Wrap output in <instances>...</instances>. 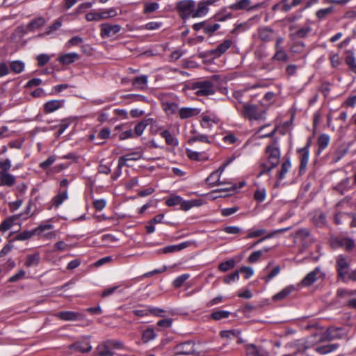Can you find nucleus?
Listing matches in <instances>:
<instances>
[{
  "label": "nucleus",
  "mask_w": 356,
  "mask_h": 356,
  "mask_svg": "<svg viewBox=\"0 0 356 356\" xmlns=\"http://www.w3.org/2000/svg\"><path fill=\"white\" fill-rule=\"evenodd\" d=\"M114 353L112 351L108 341H105L99 343L93 353V356H113Z\"/></svg>",
  "instance_id": "9d476101"
},
{
  "label": "nucleus",
  "mask_w": 356,
  "mask_h": 356,
  "mask_svg": "<svg viewBox=\"0 0 356 356\" xmlns=\"http://www.w3.org/2000/svg\"><path fill=\"white\" fill-rule=\"evenodd\" d=\"M211 3V1H202L197 5V8H194V13L192 15L193 18L200 17L205 15L209 10L208 6Z\"/></svg>",
  "instance_id": "412c9836"
},
{
  "label": "nucleus",
  "mask_w": 356,
  "mask_h": 356,
  "mask_svg": "<svg viewBox=\"0 0 356 356\" xmlns=\"http://www.w3.org/2000/svg\"><path fill=\"white\" fill-rule=\"evenodd\" d=\"M34 234H35V230L24 231L17 234L15 237V239L19 241L27 240L31 238Z\"/></svg>",
  "instance_id": "6e6d98bb"
},
{
  "label": "nucleus",
  "mask_w": 356,
  "mask_h": 356,
  "mask_svg": "<svg viewBox=\"0 0 356 356\" xmlns=\"http://www.w3.org/2000/svg\"><path fill=\"white\" fill-rule=\"evenodd\" d=\"M330 59L331 65L334 68L338 67L341 63V58L338 54L331 55Z\"/></svg>",
  "instance_id": "e2e57ef3"
},
{
  "label": "nucleus",
  "mask_w": 356,
  "mask_h": 356,
  "mask_svg": "<svg viewBox=\"0 0 356 356\" xmlns=\"http://www.w3.org/2000/svg\"><path fill=\"white\" fill-rule=\"evenodd\" d=\"M100 36L102 38H109L115 36L121 30V26L119 24H112L110 23H103L100 26Z\"/></svg>",
  "instance_id": "423d86ee"
},
{
  "label": "nucleus",
  "mask_w": 356,
  "mask_h": 356,
  "mask_svg": "<svg viewBox=\"0 0 356 356\" xmlns=\"http://www.w3.org/2000/svg\"><path fill=\"white\" fill-rule=\"evenodd\" d=\"M86 19L88 22L99 21L105 19V17L101 15L100 13L91 12L86 15Z\"/></svg>",
  "instance_id": "3c124183"
},
{
  "label": "nucleus",
  "mask_w": 356,
  "mask_h": 356,
  "mask_svg": "<svg viewBox=\"0 0 356 356\" xmlns=\"http://www.w3.org/2000/svg\"><path fill=\"white\" fill-rule=\"evenodd\" d=\"M190 242H183L177 245H168L161 250H158V253L169 254L172 252H179L190 245Z\"/></svg>",
  "instance_id": "f8f14e48"
},
{
  "label": "nucleus",
  "mask_w": 356,
  "mask_h": 356,
  "mask_svg": "<svg viewBox=\"0 0 356 356\" xmlns=\"http://www.w3.org/2000/svg\"><path fill=\"white\" fill-rule=\"evenodd\" d=\"M140 158H142V154L140 152H136L131 154H127L119 159L118 167L120 170L124 165H127V161H137Z\"/></svg>",
  "instance_id": "4468645a"
},
{
  "label": "nucleus",
  "mask_w": 356,
  "mask_h": 356,
  "mask_svg": "<svg viewBox=\"0 0 356 356\" xmlns=\"http://www.w3.org/2000/svg\"><path fill=\"white\" fill-rule=\"evenodd\" d=\"M153 121L152 118L145 119L144 120H142L141 122H138L134 128L135 133L137 136H140L147 126L150 124V123Z\"/></svg>",
  "instance_id": "7c9ffc66"
},
{
  "label": "nucleus",
  "mask_w": 356,
  "mask_h": 356,
  "mask_svg": "<svg viewBox=\"0 0 356 356\" xmlns=\"http://www.w3.org/2000/svg\"><path fill=\"white\" fill-rule=\"evenodd\" d=\"M240 332L236 330H222L220 332V336L222 338L231 339L232 337H237Z\"/></svg>",
  "instance_id": "09e8293b"
},
{
  "label": "nucleus",
  "mask_w": 356,
  "mask_h": 356,
  "mask_svg": "<svg viewBox=\"0 0 356 356\" xmlns=\"http://www.w3.org/2000/svg\"><path fill=\"white\" fill-rule=\"evenodd\" d=\"M340 245L347 250H351L355 247V242L351 238H343L340 241Z\"/></svg>",
  "instance_id": "052dcab7"
},
{
  "label": "nucleus",
  "mask_w": 356,
  "mask_h": 356,
  "mask_svg": "<svg viewBox=\"0 0 356 356\" xmlns=\"http://www.w3.org/2000/svg\"><path fill=\"white\" fill-rule=\"evenodd\" d=\"M309 236H310V233H309V229H305V228L300 229L297 230L296 232V238L297 239L305 240L307 238H309Z\"/></svg>",
  "instance_id": "4d7b16f0"
},
{
  "label": "nucleus",
  "mask_w": 356,
  "mask_h": 356,
  "mask_svg": "<svg viewBox=\"0 0 356 356\" xmlns=\"http://www.w3.org/2000/svg\"><path fill=\"white\" fill-rule=\"evenodd\" d=\"M266 197V191L264 188H258L254 194V198L258 202H261L264 201Z\"/></svg>",
  "instance_id": "603ef678"
},
{
  "label": "nucleus",
  "mask_w": 356,
  "mask_h": 356,
  "mask_svg": "<svg viewBox=\"0 0 356 356\" xmlns=\"http://www.w3.org/2000/svg\"><path fill=\"white\" fill-rule=\"evenodd\" d=\"M70 350H75L82 353H88L92 350V346L89 342L77 341L69 346Z\"/></svg>",
  "instance_id": "aec40b11"
},
{
  "label": "nucleus",
  "mask_w": 356,
  "mask_h": 356,
  "mask_svg": "<svg viewBox=\"0 0 356 356\" xmlns=\"http://www.w3.org/2000/svg\"><path fill=\"white\" fill-rule=\"evenodd\" d=\"M194 344L191 341H186L176 346L175 350L178 355H191L194 353Z\"/></svg>",
  "instance_id": "9b49d317"
},
{
  "label": "nucleus",
  "mask_w": 356,
  "mask_h": 356,
  "mask_svg": "<svg viewBox=\"0 0 356 356\" xmlns=\"http://www.w3.org/2000/svg\"><path fill=\"white\" fill-rule=\"evenodd\" d=\"M325 273L321 272L320 267H316L314 270L307 273L302 280L300 284L304 286H309L318 279H323Z\"/></svg>",
  "instance_id": "0eeeda50"
},
{
  "label": "nucleus",
  "mask_w": 356,
  "mask_h": 356,
  "mask_svg": "<svg viewBox=\"0 0 356 356\" xmlns=\"http://www.w3.org/2000/svg\"><path fill=\"white\" fill-rule=\"evenodd\" d=\"M67 198V191H65L57 195L53 200L54 204L56 207L60 206L63 202Z\"/></svg>",
  "instance_id": "5fc2aeb1"
},
{
  "label": "nucleus",
  "mask_w": 356,
  "mask_h": 356,
  "mask_svg": "<svg viewBox=\"0 0 356 356\" xmlns=\"http://www.w3.org/2000/svg\"><path fill=\"white\" fill-rule=\"evenodd\" d=\"M291 164L289 159L286 160L282 164L281 170L278 174V179L282 180L284 179L286 174L289 172L291 168Z\"/></svg>",
  "instance_id": "ea45409f"
},
{
  "label": "nucleus",
  "mask_w": 356,
  "mask_h": 356,
  "mask_svg": "<svg viewBox=\"0 0 356 356\" xmlns=\"http://www.w3.org/2000/svg\"><path fill=\"white\" fill-rule=\"evenodd\" d=\"M235 266V261L233 259L227 260L219 264L218 269L222 272H226L232 269Z\"/></svg>",
  "instance_id": "49530a36"
},
{
  "label": "nucleus",
  "mask_w": 356,
  "mask_h": 356,
  "mask_svg": "<svg viewBox=\"0 0 356 356\" xmlns=\"http://www.w3.org/2000/svg\"><path fill=\"white\" fill-rule=\"evenodd\" d=\"M64 102L65 100H50L44 104V111L46 113H52L61 108L63 106Z\"/></svg>",
  "instance_id": "ddd939ff"
},
{
  "label": "nucleus",
  "mask_w": 356,
  "mask_h": 356,
  "mask_svg": "<svg viewBox=\"0 0 356 356\" xmlns=\"http://www.w3.org/2000/svg\"><path fill=\"white\" fill-rule=\"evenodd\" d=\"M181 203V197L180 196H173L170 198H168L165 204L169 207L176 206V205H180Z\"/></svg>",
  "instance_id": "69168bd1"
},
{
  "label": "nucleus",
  "mask_w": 356,
  "mask_h": 356,
  "mask_svg": "<svg viewBox=\"0 0 356 356\" xmlns=\"http://www.w3.org/2000/svg\"><path fill=\"white\" fill-rule=\"evenodd\" d=\"M312 31V29L309 25H305L298 29L294 33V35L298 38H305L309 33H311Z\"/></svg>",
  "instance_id": "f704fd0d"
},
{
  "label": "nucleus",
  "mask_w": 356,
  "mask_h": 356,
  "mask_svg": "<svg viewBox=\"0 0 356 356\" xmlns=\"http://www.w3.org/2000/svg\"><path fill=\"white\" fill-rule=\"evenodd\" d=\"M330 136L327 134H321L318 138V149L323 150L325 149L330 143Z\"/></svg>",
  "instance_id": "e433bc0d"
},
{
  "label": "nucleus",
  "mask_w": 356,
  "mask_h": 356,
  "mask_svg": "<svg viewBox=\"0 0 356 356\" xmlns=\"http://www.w3.org/2000/svg\"><path fill=\"white\" fill-rule=\"evenodd\" d=\"M40 259V257L38 252H35L33 254H29L25 262V266L26 267L37 266L39 264Z\"/></svg>",
  "instance_id": "2f4dec72"
},
{
  "label": "nucleus",
  "mask_w": 356,
  "mask_h": 356,
  "mask_svg": "<svg viewBox=\"0 0 356 356\" xmlns=\"http://www.w3.org/2000/svg\"><path fill=\"white\" fill-rule=\"evenodd\" d=\"M273 33L274 31L268 26L260 27L258 29L259 39L265 42H270L273 40Z\"/></svg>",
  "instance_id": "2eb2a0df"
},
{
  "label": "nucleus",
  "mask_w": 356,
  "mask_h": 356,
  "mask_svg": "<svg viewBox=\"0 0 356 356\" xmlns=\"http://www.w3.org/2000/svg\"><path fill=\"white\" fill-rule=\"evenodd\" d=\"M61 22L56 21L51 26L47 28V30L44 33L40 34L39 36L49 35L51 34L54 31L58 30L61 26Z\"/></svg>",
  "instance_id": "8fccbe9b"
},
{
  "label": "nucleus",
  "mask_w": 356,
  "mask_h": 356,
  "mask_svg": "<svg viewBox=\"0 0 356 356\" xmlns=\"http://www.w3.org/2000/svg\"><path fill=\"white\" fill-rule=\"evenodd\" d=\"M346 54L348 55L345 59L346 64L353 72L356 74V58L354 52L353 51L348 50Z\"/></svg>",
  "instance_id": "c756f323"
},
{
  "label": "nucleus",
  "mask_w": 356,
  "mask_h": 356,
  "mask_svg": "<svg viewBox=\"0 0 356 356\" xmlns=\"http://www.w3.org/2000/svg\"><path fill=\"white\" fill-rule=\"evenodd\" d=\"M53 228V225L50 223L41 224L34 230L36 234L42 235L46 230H49Z\"/></svg>",
  "instance_id": "13d9d810"
},
{
  "label": "nucleus",
  "mask_w": 356,
  "mask_h": 356,
  "mask_svg": "<svg viewBox=\"0 0 356 356\" xmlns=\"http://www.w3.org/2000/svg\"><path fill=\"white\" fill-rule=\"evenodd\" d=\"M337 348L334 344H328L325 346H321L316 348V351L320 354L329 353Z\"/></svg>",
  "instance_id": "a18cd8bd"
},
{
  "label": "nucleus",
  "mask_w": 356,
  "mask_h": 356,
  "mask_svg": "<svg viewBox=\"0 0 356 356\" xmlns=\"http://www.w3.org/2000/svg\"><path fill=\"white\" fill-rule=\"evenodd\" d=\"M186 153L189 159L194 161H204L207 159V157H206L203 154L191 149H186Z\"/></svg>",
  "instance_id": "c9c22d12"
},
{
  "label": "nucleus",
  "mask_w": 356,
  "mask_h": 356,
  "mask_svg": "<svg viewBox=\"0 0 356 356\" xmlns=\"http://www.w3.org/2000/svg\"><path fill=\"white\" fill-rule=\"evenodd\" d=\"M10 68L15 74H19L24 70V63L21 60H14L10 63Z\"/></svg>",
  "instance_id": "473e14b6"
},
{
  "label": "nucleus",
  "mask_w": 356,
  "mask_h": 356,
  "mask_svg": "<svg viewBox=\"0 0 356 356\" xmlns=\"http://www.w3.org/2000/svg\"><path fill=\"white\" fill-rule=\"evenodd\" d=\"M337 279L344 283L356 282V268L349 271L350 264L343 255L338 256L336 262Z\"/></svg>",
  "instance_id": "f03ea898"
},
{
  "label": "nucleus",
  "mask_w": 356,
  "mask_h": 356,
  "mask_svg": "<svg viewBox=\"0 0 356 356\" xmlns=\"http://www.w3.org/2000/svg\"><path fill=\"white\" fill-rule=\"evenodd\" d=\"M350 143L343 144L340 145L333 154L334 162H338L349 151Z\"/></svg>",
  "instance_id": "b1692460"
},
{
  "label": "nucleus",
  "mask_w": 356,
  "mask_h": 356,
  "mask_svg": "<svg viewBox=\"0 0 356 356\" xmlns=\"http://www.w3.org/2000/svg\"><path fill=\"white\" fill-rule=\"evenodd\" d=\"M245 351L249 356H265L266 353L262 351L260 347L253 343H249L245 346Z\"/></svg>",
  "instance_id": "393cba45"
},
{
  "label": "nucleus",
  "mask_w": 356,
  "mask_h": 356,
  "mask_svg": "<svg viewBox=\"0 0 356 356\" xmlns=\"http://www.w3.org/2000/svg\"><path fill=\"white\" fill-rule=\"evenodd\" d=\"M293 287L289 286L282 289L280 292L277 293L273 297V300L275 301H279L286 298L293 291Z\"/></svg>",
  "instance_id": "72a5a7b5"
},
{
  "label": "nucleus",
  "mask_w": 356,
  "mask_h": 356,
  "mask_svg": "<svg viewBox=\"0 0 356 356\" xmlns=\"http://www.w3.org/2000/svg\"><path fill=\"white\" fill-rule=\"evenodd\" d=\"M38 61V65L42 67L46 65L50 60V57L44 54H40L36 58Z\"/></svg>",
  "instance_id": "774afa93"
},
{
  "label": "nucleus",
  "mask_w": 356,
  "mask_h": 356,
  "mask_svg": "<svg viewBox=\"0 0 356 356\" xmlns=\"http://www.w3.org/2000/svg\"><path fill=\"white\" fill-rule=\"evenodd\" d=\"M46 20L44 17H40L31 20L26 26L24 33L27 32H33L44 25Z\"/></svg>",
  "instance_id": "dca6fc26"
},
{
  "label": "nucleus",
  "mask_w": 356,
  "mask_h": 356,
  "mask_svg": "<svg viewBox=\"0 0 356 356\" xmlns=\"http://www.w3.org/2000/svg\"><path fill=\"white\" fill-rule=\"evenodd\" d=\"M200 109L197 108L183 107L179 109V116L181 119H186L197 115Z\"/></svg>",
  "instance_id": "f3484780"
},
{
  "label": "nucleus",
  "mask_w": 356,
  "mask_h": 356,
  "mask_svg": "<svg viewBox=\"0 0 356 356\" xmlns=\"http://www.w3.org/2000/svg\"><path fill=\"white\" fill-rule=\"evenodd\" d=\"M275 51L276 53L273 56V59L279 61H287L289 60V56L283 49H279Z\"/></svg>",
  "instance_id": "de8ad7c7"
},
{
  "label": "nucleus",
  "mask_w": 356,
  "mask_h": 356,
  "mask_svg": "<svg viewBox=\"0 0 356 356\" xmlns=\"http://www.w3.org/2000/svg\"><path fill=\"white\" fill-rule=\"evenodd\" d=\"M250 3V0H240L239 1L232 4L230 8L232 10H243L247 8Z\"/></svg>",
  "instance_id": "c03bdc74"
},
{
  "label": "nucleus",
  "mask_w": 356,
  "mask_h": 356,
  "mask_svg": "<svg viewBox=\"0 0 356 356\" xmlns=\"http://www.w3.org/2000/svg\"><path fill=\"white\" fill-rule=\"evenodd\" d=\"M228 163H223L219 168L210 174L207 178L206 182L210 186L221 185L222 182L220 181V175L225 170Z\"/></svg>",
  "instance_id": "1a4fd4ad"
},
{
  "label": "nucleus",
  "mask_w": 356,
  "mask_h": 356,
  "mask_svg": "<svg viewBox=\"0 0 356 356\" xmlns=\"http://www.w3.org/2000/svg\"><path fill=\"white\" fill-rule=\"evenodd\" d=\"M312 220L317 227H323L326 225V215L322 211L317 210L312 213Z\"/></svg>",
  "instance_id": "6ab92c4d"
},
{
  "label": "nucleus",
  "mask_w": 356,
  "mask_h": 356,
  "mask_svg": "<svg viewBox=\"0 0 356 356\" xmlns=\"http://www.w3.org/2000/svg\"><path fill=\"white\" fill-rule=\"evenodd\" d=\"M192 89L197 96H209L215 94L213 83L211 80H203L193 83Z\"/></svg>",
  "instance_id": "20e7f679"
},
{
  "label": "nucleus",
  "mask_w": 356,
  "mask_h": 356,
  "mask_svg": "<svg viewBox=\"0 0 356 356\" xmlns=\"http://www.w3.org/2000/svg\"><path fill=\"white\" fill-rule=\"evenodd\" d=\"M239 279V271L236 270L232 273L228 275L224 278V282L225 284H230L232 282H236Z\"/></svg>",
  "instance_id": "bf43d9fd"
},
{
  "label": "nucleus",
  "mask_w": 356,
  "mask_h": 356,
  "mask_svg": "<svg viewBox=\"0 0 356 356\" xmlns=\"http://www.w3.org/2000/svg\"><path fill=\"white\" fill-rule=\"evenodd\" d=\"M300 159V172L305 171L307 168V163L309 161V150L307 147H304L300 149L298 151Z\"/></svg>",
  "instance_id": "5701e85b"
},
{
  "label": "nucleus",
  "mask_w": 356,
  "mask_h": 356,
  "mask_svg": "<svg viewBox=\"0 0 356 356\" xmlns=\"http://www.w3.org/2000/svg\"><path fill=\"white\" fill-rule=\"evenodd\" d=\"M56 159V156L54 155L49 156L44 161L40 164V167L43 170L47 169L55 162Z\"/></svg>",
  "instance_id": "680f3d73"
},
{
  "label": "nucleus",
  "mask_w": 356,
  "mask_h": 356,
  "mask_svg": "<svg viewBox=\"0 0 356 356\" xmlns=\"http://www.w3.org/2000/svg\"><path fill=\"white\" fill-rule=\"evenodd\" d=\"M355 295H356V290H348L345 289H339L337 290V296L340 298Z\"/></svg>",
  "instance_id": "0e129e2a"
},
{
  "label": "nucleus",
  "mask_w": 356,
  "mask_h": 356,
  "mask_svg": "<svg viewBox=\"0 0 356 356\" xmlns=\"http://www.w3.org/2000/svg\"><path fill=\"white\" fill-rule=\"evenodd\" d=\"M54 316L58 318L60 320L65 321H75L83 320L85 316L79 312H75L72 311H63L58 312L54 314Z\"/></svg>",
  "instance_id": "6e6552de"
},
{
  "label": "nucleus",
  "mask_w": 356,
  "mask_h": 356,
  "mask_svg": "<svg viewBox=\"0 0 356 356\" xmlns=\"http://www.w3.org/2000/svg\"><path fill=\"white\" fill-rule=\"evenodd\" d=\"M159 8V5L157 3L152 2L147 3L145 5L144 13H150L156 10Z\"/></svg>",
  "instance_id": "338daca9"
},
{
  "label": "nucleus",
  "mask_w": 356,
  "mask_h": 356,
  "mask_svg": "<svg viewBox=\"0 0 356 356\" xmlns=\"http://www.w3.org/2000/svg\"><path fill=\"white\" fill-rule=\"evenodd\" d=\"M195 7V3L192 0H182L177 4V9L182 19L192 17Z\"/></svg>",
  "instance_id": "39448f33"
},
{
  "label": "nucleus",
  "mask_w": 356,
  "mask_h": 356,
  "mask_svg": "<svg viewBox=\"0 0 356 356\" xmlns=\"http://www.w3.org/2000/svg\"><path fill=\"white\" fill-rule=\"evenodd\" d=\"M232 44V40H225L221 44H218L217 47L212 51V53L216 56L219 57L231 47Z\"/></svg>",
  "instance_id": "bb28decb"
},
{
  "label": "nucleus",
  "mask_w": 356,
  "mask_h": 356,
  "mask_svg": "<svg viewBox=\"0 0 356 356\" xmlns=\"http://www.w3.org/2000/svg\"><path fill=\"white\" fill-rule=\"evenodd\" d=\"M163 108L168 115L174 114L178 111V105L174 102L163 103Z\"/></svg>",
  "instance_id": "58836bf2"
},
{
  "label": "nucleus",
  "mask_w": 356,
  "mask_h": 356,
  "mask_svg": "<svg viewBox=\"0 0 356 356\" xmlns=\"http://www.w3.org/2000/svg\"><path fill=\"white\" fill-rule=\"evenodd\" d=\"M333 12L334 8L332 6L326 8H321L316 11V17L318 19L321 20L326 16L331 15Z\"/></svg>",
  "instance_id": "a19ab883"
},
{
  "label": "nucleus",
  "mask_w": 356,
  "mask_h": 356,
  "mask_svg": "<svg viewBox=\"0 0 356 356\" xmlns=\"http://www.w3.org/2000/svg\"><path fill=\"white\" fill-rule=\"evenodd\" d=\"M243 116L249 120H264L266 118V112L257 105L245 103L241 111Z\"/></svg>",
  "instance_id": "7ed1b4c3"
},
{
  "label": "nucleus",
  "mask_w": 356,
  "mask_h": 356,
  "mask_svg": "<svg viewBox=\"0 0 356 356\" xmlns=\"http://www.w3.org/2000/svg\"><path fill=\"white\" fill-rule=\"evenodd\" d=\"M189 278L188 274H183L177 277L172 283L175 288L180 287Z\"/></svg>",
  "instance_id": "864d4df0"
},
{
  "label": "nucleus",
  "mask_w": 356,
  "mask_h": 356,
  "mask_svg": "<svg viewBox=\"0 0 356 356\" xmlns=\"http://www.w3.org/2000/svg\"><path fill=\"white\" fill-rule=\"evenodd\" d=\"M218 118L215 115H203L200 124L202 127L204 129H211L213 124H217L218 122Z\"/></svg>",
  "instance_id": "4be33fe9"
},
{
  "label": "nucleus",
  "mask_w": 356,
  "mask_h": 356,
  "mask_svg": "<svg viewBox=\"0 0 356 356\" xmlns=\"http://www.w3.org/2000/svg\"><path fill=\"white\" fill-rule=\"evenodd\" d=\"M0 181L3 186H12L15 183V178L8 172H1Z\"/></svg>",
  "instance_id": "a878e982"
},
{
  "label": "nucleus",
  "mask_w": 356,
  "mask_h": 356,
  "mask_svg": "<svg viewBox=\"0 0 356 356\" xmlns=\"http://www.w3.org/2000/svg\"><path fill=\"white\" fill-rule=\"evenodd\" d=\"M79 58V56L76 53H67L63 55H61L58 58V61L64 65H69L74 61L77 60Z\"/></svg>",
  "instance_id": "cd10ccee"
},
{
  "label": "nucleus",
  "mask_w": 356,
  "mask_h": 356,
  "mask_svg": "<svg viewBox=\"0 0 356 356\" xmlns=\"http://www.w3.org/2000/svg\"><path fill=\"white\" fill-rule=\"evenodd\" d=\"M15 219L16 218L12 217L7 218L4 221H3L0 225V231L2 232H5L9 230L13 227Z\"/></svg>",
  "instance_id": "37998d69"
},
{
  "label": "nucleus",
  "mask_w": 356,
  "mask_h": 356,
  "mask_svg": "<svg viewBox=\"0 0 356 356\" xmlns=\"http://www.w3.org/2000/svg\"><path fill=\"white\" fill-rule=\"evenodd\" d=\"M148 76L142 75L133 79L131 83L133 87L136 90H145L147 88Z\"/></svg>",
  "instance_id": "a211bd4d"
},
{
  "label": "nucleus",
  "mask_w": 356,
  "mask_h": 356,
  "mask_svg": "<svg viewBox=\"0 0 356 356\" xmlns=\"http://www.w3.org/2000/svg\"><path fill=\"white\" fill-rule=\"evenodd\" d=\"M156 334L153 328L146 329L142 334V339L143 342L147 343L156 337Z\"/></svg>",
  "instance_id": "79ce46f5"
},
{
  "label": "nucleus",
  "mask_w": 356,
  "mask_h": 356,
  "mask_svg": "<svg viewBox=\"0 0 356 356\" xmlns=\"http://www.w3.org/2000/svg\"><path fill=\"white\" fill-rule=\"evenodd\" d=\"M230 315V312L224 310H217L211 313V317L213 320L220 321L221 319L227 318Z\"/></svg>",
  "instance_id": "4c0bfd02"
},
{
  "label": "nucleus",
  "mask_w": 356,
  "mask_h": 356,
  "mask_svg": "<svg viewBox=\"0 0 356 356\" xmlns=\"http://www.w3.org/2000/svg\"><path fill=\"white\" fill-rule=\"evenodd\" d=\"M160 135L165 139L167 145L172 147H177L179 145L178 139L174 137L168 130L162 131Z\"/></svg>",
  "instance_id": "c85d7f7f"
},
{
  "label": "nucleus",
  "mask_w": 356,
  "mask_h": 356,
  "mask_svg": "<svg viewBox=\"0 0 356 356\" xmlns=\"http://www.w3.org/2000/svg\"><path fill=\"white\" fill-rule=\"evenodd\" d=\"M266 153L268 155V161L270 163L268 166L266 163H263L261 165V170L258 174L257 177H261L263 174L268 173L276 167L280 159V151L277 144V140H274L266 149Z\"/></svg>",
  "instance_id": "f257e3e1"
}]
</instances>
